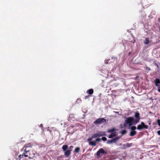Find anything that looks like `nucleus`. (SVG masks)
Segmentation results:
<instances>
[{
	"mask_svg": "<svg viewBox=\"0 0 160 160\" xmlns=\"http://www.w3.org/2000/svg\"><path fill=\"white\" fill-rule=\"evenodd\" d=\"M100 133H97L93 134L91 137L87 139L90 145L95 146L96 145V142L98 141H100Z\"/></svg>",
	"mask_w": 160,
	"mask_h": 160,
	"instance_id": "nucleus-1",
	"label": "nucleus"
},
{
	"mask_svg": "<svg viewBox=\"0 0 160 160\" xmlns=\"http://www.w3.org/2000/svg\"><path fill=\"white\" fill-rule=\"evenodd\" d=\"M32 144L28 143L26 144L23 148L25 157H28L30 159H32L34 157L35 154L33 152L32 154L29 153V155L27 154L28 152H30V150L29 149L32 148Z\"/></svg>",
	"mask_w": 160,
	"mask_h": 160,
	"instance_id": "nucleus-2",
	"label": "nucleus"
},
{
	"mask_svg": "<svg viewBox=\"0 0 160 160\" xmlns=\"http://www.w3.org/2000/svg\"><path fill=\"white\" fill-rule=\"evenodd\" d=\"M134 122V119L132 117L127 118L123 124L124 127H130L131 126L135 124Z\"/></svg>",
	"mask_w": 160,
	"mask_h": 160,
	"instance_id": "nucleus-3",
	"label": "nucleus"
},
{
	"mask_svg": "<svg viewBox=\"0 0 160 160\" xmlns=\"http://www.w3.org/2000/svg\"><path fill=\"white\" fill-rule=\"evenodd\" d=\"M134 117L136 119L134 120L135 123H137L139 122L140 120V114L138 112H135L134 115Z\"/></svg>",
	"mask_w": 160,
	"mask_h": 160,
	"instance_id": "nucleus-4",
	"label": "nucleus"
},
{
	"mask_svg": "<svg viewBox=\"0 0 160 160\" xmlns=\"http://www.w3.org/2000/svg\"><path fill=\"white\" fill-rule=\"evenodd\" d=\"M119 139L118 137H116L112 140H108L107 142V143L110 144L112 143H114Z\"/></svg>",
	"mask_w": 160,
	"mask_h": 160,
	"instance_id": "nucleus-5",
	"label": "nucleus"
},
{
	"mask_svg": "<svg viewBox=\"0 0 160 160\" xmlns=\"http://www.w3.org/2000/svg\"><path fill=\"white\" fill-rule=\"evenodd\" d=\"M71 154V150H68L64 151V155L66 157H68Z\"/></svg>",
	"mask_w": 160,
	"mask_h": 160,
	"instance_id": "nucleus-6",
	"label": "nucleus"
},
{
	"mask_svg": "<svg viewBox=\"0 0 160 160\" xmlns=\"http://www.w3.org/2000/svg\"><path fill=\"white\" fill-rule=\"evenodd\" d=\"M154 83L156 86H159L160 85V79L158 78L155 79L154 81Z\"/></svg>",
	"mask_w": 160,
	"mask_h": 160,
	"instance_id": "nucleus-7",
	"label": "nucleus"
},
{
	"mask_svg": "<svg viewBox=\"0 0 160 160\" xmlns=\"http://www.w3.org/2000/svg\"><path fill=\"white\" fill-rule=\"evenodd\" d=\"M68 148V146L67 145H64L62 147V149L64 152Z\"/></svg>",
	"mask_w": 160,
	"mask_h": 160,
	"instance_id": "nucleus-8",
	"label": "nucleus"
},
{
	"mask_svg": "<svg viewBox=\"0 0 160 160\" xmlns=\"http://www.w3.org/2000/svg\"><path fill=\"white\" fill-rule=\"evenodd\" d=\"M87 92H88L89 94L91 95L92 94L93 92V90L92 89H90L87 91Z\"/></svg>",
	"mask_w": 160,
	"mask_h": 160,
	"instance_id": "nucleus-9",
	"label": "nucleus"
},
{
	"mask_svg": "<svg viewBox=\"0 0 160 160\" xmlns=\"http://www.w3.org/2000/svg\"><path fill=\"white\" fill-rule=\"evenodd\" d=\"M80 150V148L79 147H77L76 148L74 151V152L75 153H78Z\"/></svg>",
	"mask_w": 160,
	"mask_h": 160,
	"instance_id": "nucleus-10",
	"label": "nucleus"
},
{
	"mask_svg": "<svg viewBox=\"0 0 160 160\" xmlns=\"http://www.w3.org/2000/svg\"><path fill=\"white\" fill-rule=\"evenodd\" d=\"M142 126V127L143 128L147 129L148 128V126L147 125H145L144 123L143 122H142L141 123Z\"/></svg>",
	"mask_w": 160,
	"mask_h": 160,
	"instance_id": "nucleus-11",
	"label": "nucleus"
},
{
	"mask_svg": "<svg viewBox=\"0 0 160 160\" xmlns=\"http://www.w3.org/2000/svg\"><path fill=\"white\" fill-rule=\"evenodd\" d=\"M148 38H146L144 41V42L145 45H147L149 43Z\"/></svg>",
	"mask_w": 160,
	"mask_h": 160,
	"instance_id": "nucleus-12",
	"label": "nucleus"
},
{
	"mask_svg": "<svg viewBox=\"0 0 160 160\" xmlns=\"http://www.w3.org/2000/svg\"><path fill=\"white\" fill-rule=\"evenodd\" d=\"M94 123L95 124H98L100 123V118H98V119L95 121Z\"/></svg>",
	"mask_w": 160,
	"mask_h": 160,
	"instance_id": "nucleus-13",
	"label": "nucleus"
},
{
	"mask_svg": "<svg viewBox=\"0 0 160 160\" xmlns=\"http://www.w3.org/2000/svg\"><path fill=\"white\" fill-rule=\"evenodd\" d=\"M136 133V131H131L130 132V135L131 136H133L135 135Z\"/></svg>",
	"mask_w": 160,
	"mask_h": 160,
	"instance_id": "nucleus-14",
	"label": "nucleus"
},
{
	"mask_svg": "<svg viewBox=\"0 0 160 160\" xmlns=\"http://www.w3.org/2000/svg\"><path fill=\"white\" fill-rule=\"evenodd\" d=\"M101 153L103 154H107V152L106 151H104L103 149L101 148Z\"/></svg>",
	"mask_w": 160,
	"mask_h": 160,
	"instance_id": "nucleus-15",
	"label": "nucleus"
},
{
	"mask_svg": "<svg viewBox=\"0 0 160 160\" xmlns=\"http://www.w3.org/2000/svg\"><path fill=\"white\" fill-rule=\"evenodd\" d=\"M115 134L114 133H112L108 137L109 138H112L115 136Z\"/></svg>",
	"mask_w": 160,
	"mask_h": 160,
	"instance_id": "nucleus-16",
	"label": "nucleus"
},
{
	"mask_svg": "<svg viewBox=\"0 0 160 160\" xmlns=\"http://www.w3.org/2000/svg\"><path fill=\"white\" fill-rule=\"evenodd\" d=\"M23 156H24V152L22 154L19 155L18 158V160H20L22 158H23Z\"/></svg>",
	"mask_w": 160,
	"mask_h": 160,
	"instance_id": "nucleus-17",
	"label": "nucleus"
},
{
	"mask_svg": "<svg viewBox=\"0 0 160 160\" xmlns=\"http://www.w3.org/2000/svg\"><path fill=\"white\" fill-rule=\"evenodd\" d=\"M137 129L138 130H141V129H143L142 127V126L141 125H138L137 128Z\"/></svg>",
	"mask_w": 160,
	"mask_h": 160,
	"instance_id": "nucleus-18",
	"label": "nucleus"
},
{
	"mask_svg": "<svg viewBox=\"0 0 160 160\" xmlns=\"http://www.w3.org/2000/svg\"><path fill=\"white\" fill-rule=\"evenodd\" d=\"M115 130L114 128H112V129H109L108 130V131L109 132L111 133L113 132Z\"/></svg>",
	"mask_w": 160,
	"mask_h": 160,
	"instance_id": "nucleus-19",
	"label": "nucleus"
},
{
	"mask_svg": "<svg viewBox=\"0 0 160 160\" xmlns=\"http://www.w3.org/2000/svg\"><path fill=\"white\" fill-rule=\"evenodd\" d=\"M106 121V120L103 118H101V122H105Z\"/></svg>",
	"mask_w": 160,
	"mask_h": 160,
	"instance_id": "nucleus-20",
	"label": "nucleus"
},
{
	"mask_svg": "<svg viewBox=\"0 0 160 160\" xmlns=\"http://www.w3.org/2000/svg\"><path fill=\"white\" fill-rule=\"evenodd\" d=\"M132 131H135V130L136 129V128L135 126H133L131 127Z\"/></svg>",
	"mask_w": 160,
	"mask_h": 160,
	"instance_id": "nucleus-21",
	"label": "nucleus"
},
{
	"mask_svg": "<svg viewBox=\"0 0 160 160\" xmlns=\"http://www.w3.org/2000/svg\"><path fill=\"white\" fill-rule=\"evenodd\" d=\"M97 156H99L100 155V149H99L96 153Z\"/></svg>",
	"mask_w": 160,
	"mask_h": 160,
	"instance_id": "nucleus-22",
	"label": "nucleus"
},
{
	"mask_svg": "<svg viewBox=\"0 0 160 160\" xmlns=\"http://www.w3.org/2000/svg\"><path fill=\"white\" fill-rule=\"evenodd\" d=\"M150 70H151V69L150 68L148 67H146V71H147V72Z\"/></svg>",
	"mask_w": 160,
	"mask_h": 160,
	"instance_id": "nucleus-23",
	"label": "nucleus"
},
{
	"mask_svg": "<svg viewBox=\"0 0 160 160\" xmlns=\"http://www.w3.org/2000/svg\"><path fill=\"white\" fill-rule=\"evenodd\" d=\"M73 148V147L72 146H70L69 147V150H71V151L72 150V149Z\"/></svg>",
	"mask_w": 160,
	"mask_h": 160,
	"instance_id": "nucleus-24",
	"label": "nucleus"
},
{
	"mask_svg": "<svg viewBox=\"0 0 160 160\" xmlns=\"http://www.w3.org/2000/svg\"><path fill=\"white\" fill-rule=\"evenodd\" d=\"M101 139L104 141H105L107 140V138L105 137H102Z\"/></svg>",
	"mask_w": 160,
	"mask_h": 160,
	"instance_id": "nucleus-25",
	"label": "nucleus"
},
{
	"mask_svg": "<svg viewBox=\"0 0 160 160\" xmlns=\"http://www.w3.org/2000/svg\"><path fill=\"white\" fill-rule=\"evenodd\" d=\"M122 134H124L126 133V130H123L122 132Z\"/></svg>",
	"mask_w": 160,
	"mask_h": 160,
	"instance_id": "nucleus-26",
	"label": "nucleus"
},
{
	"mask_svg": "<svg viewBox=\"0 0 160 160\" xmlns=\"http://www.w3.org/2000/svg\"><path fill=\"white\" fill-rule=\"evenodd\" d=\"M157 122L158 123V126H160V119H158L157 120Z\"/></svg>",
	"mask_w": 160,
	"mask_h": 160,
	"instance_id": "nucleus-27",
	"label": "nucleus"
},
{
	"mask_svg": "<svg viewBox=\"0 0 160 160\" xmlns=\"http://www.w3.org/2000/svg\"><path fill=\"white\" fill-rule=\"evenodd\" d=\"M155 13L156 12L154 11H152L151 13V14L152 15H155Z\"/></svg>",
	"mask_w": 160,
	"mask_h": 160,
	"instance_id": "nucleus-28",
	"label": "nucleus"
},
{
	"mask_svg": "<svg viewBox=\"0 0 160 160\" xmlns=\"http://www.w3.org/2000/svg\"><path fill=\"white\" fill-rule=\"evenodd\" d=\"M90 96H85L84 98L86 99H88L90 97Z\"/></svg>",
	"mask_w": 160,
	"mask_h": 160,
	"instance_id": "nucleus-29",
	"label": "nucleus"
},
{
	"mask_svg": "<svg viewBox=\"0 0 160 160\" xmlns=\"http://www.w3.org/2000/svg\"><path fill=\"white\" fill-rule=\"evenodd\" d=\"M110 59H109V60H105V62L106 63H108V61Z\"/></svg>",
	"mask_w": 160,
	"mask_h": 160,
	"instance_id": "nucleus-30",
	"label": "nucleus"
},
{
	"mask_svg": "<svg viewBox=\"0 0 160 160\" xmlns=\"http://www.w3.org/2000/svg\"><path fill=\"white\" fill-rule=\"evenodd\" d=\"M157 133L158 135H160V130H159V131H158Z\"/></svg>",
	"mask_w": 160,
	"mask_h": 160,
	"instance_id": "nucleus-31",
	"label": "nucleus"
},
{
	"mask_svg": "<svg viewBox=\"0 0 160 160\" xmlns=\"http://www.w3.org/2000/svg\"><path fill=\"white\" fill-rule=\"evenodd\" d=\"M154 65H155V66H156V67H157V68H159V66H158V65L156 63H155L154 64Z\"/></svg>",
	"mask_w": 160,
	"mask_h": 160,
	"instance_id": "nucleus-32",
	"label": "nucleus"
},
{
	"mask_svg": "<svg viewBox=\"0 0 160 160\" xmlns=\"http://www.w3.org/2000/svg\"><path fill=\"white\" fill-rule=\"evenodd\" d=\"M158 90L159 92H160V86L159 87Z\"/></svg>",
	"mask_w": 160,
	"mask_h": 160,
	"instance_id": "nucleus-33",
	"label": "nucleus"
},
{
	"mask_svg": "<svg viewBox=\"0 0 160 160\" xmlns=\"http://www.w3.org/2000/svg\"><path fill=\"white\" fill-rule=\"evenodd\" d=\"M158 21L160 22V18H159L158 19Z\"/></svg>",
	"mask_w": 160,
	"mask_h": 160,
	"instance_id": "nucleus-34",
	"label": "nucleus"
},
{
	"mask_svg": "<svg viewBox=\"0 0 160 160\" xmlns=\"http://www.w3.org/2000/svg\"><path fill=\"white\" fill-rule=\"evenodd\" d=\"M29 153H29V152H28V153H27V154H28V155H29Z\"/></svg>",
	"mask_w": 160,
	"mask_h": 160,
	"instance_id": "nucleus-35",
	"label": "nucleus"
},
{
	"mask_svg": "<svg viewBox=\"0 0 160 160\" xmlns=\"http://www.w3.org/2000/svg\"><path fill=\"white\" fill-rule=\"evenodd\" d=\"M102 156V155L101 154V156H100L101 157Z\"/></svg>",
	"mask_w": 160,
	"mask_h": 160,
	"instance_id": "nucleus-36",
	"label": "nucleus"
},
{
	"mask_svg": "<svg viewBox=\"0 0 160 160\" xmlns=\"http://www.w3.org/2000/svg\"><path fill=\"white\" fill-rule=\"evenodd\" d=\"M118 113V112H116V113Z\"/></svg>",
	"mask_w": 160,
	"mask_h": 160,
	"instance_id": "nucleus-37",
	"label": "nucleus"
}]
</instances>
